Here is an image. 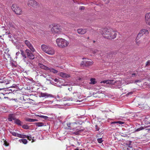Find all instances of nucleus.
<instances>
[{
  "instance_id": "nucleus-1",
  "label": "nucleus",
  "mask_w": 150,
  "mask_h": 150,
  "mask_svg": "<svg viewBox=\"0 0 150 150\" xmlns=\"http://www.w3.org/2000/svg\"><path fill=\"white\" fill-rule=\"evenodd\" d=\"M56 42L58 46L62 48L66 47L69 44V41L62 38H57L56 39Z\"/></svg>"
},
{
  "instance_id": "nucleus-2",
  "label": "nucleus",
  "mask_w": 150,
  "mask_h": 150,
  "mask_svg": "<svg viewBox=\"0 0 150 150\" xmlns=\"http://www.w3.org/2000/svg\"><path fill=\"white\" fill-rule=\"evenodd\" d=\"M41 48L43 51L48 54L52 55L55 53L54 50L50 46L43 44L41 45Z\"/></svg>"
},
{
  "instance_id": "nucleus-3",
  "label": "nucleus",
  "mask_w": 150,
  "mask_h": 150,
  "mask_svg": "<svg viewBox=\"0 0 150 150\" xmlns=\"http://www.w3.org/2000/svg\"><path fill=\"white\" fill-rule=\"evenodd\" d=\"M112 31V29L111 28L102 29L100 33L105 38L108 39V38H111L110 36V34Z\"/></svg>"
},
{
  "instance_id": "nucleus-4",
  "label": "nucleus",
  "mask_w": 150,
  "mask_h": 150,
  "mask_svg": "<svg viewBox=\"0 0 150 150\" xmlns=\"http://www.w3.org/2000/svg\"><path fill=\"white\" fill-rule=\"evenodd\" d=\"M100 83H105L106 84H113L116 86H121L122 85L121 82L119 81H115L113 80H104L101 81Z\"/></svg>"
},
{
  "instance_id": "nucleus-5",
  "label": "nucleus",
  "mask_w": 150,
  "mask_h": 150,
  "mask_svg": "<svg viewBox=\"0 0 150 150\" xmlns=\"http://www.w3.org/2000/svg\"><path fill=\"white\" fill-rule=\"evenodd\" d=\"M11 8L16 14L20 15L22 13L21 9L16 4H13L11 6Z\"/></svg>"
},
{
  "instance_id": "nucleus-6",
  "label": "nucleus",
  "mask_w": 150,
  "mask_h": 150,
  "mask_svg": "<svg viewBox=\"0 0 150 150\" xmlns=\"http://www.w3.org/2000/svg\"><path fill=\"white\" fill-rule=\"evenodd\" d=\"M25 53L27 55V57L29 59L33 60L35 58V56L33 53L35 52H33L29 49H27L25 50Z\"/></svg>"
},
{
  "instance_id": "nucleus-7",
  "label": "nucleus",
  "mask_w": 150,
  "mask_h": 150,
  "mask_svg": "<svg viewBox=\"0 0 150 150\" xmlns=\"http://www.w3.org/2000/svg\"><path fill=\"white\" fill-rule=\"evenodd\" d=\"M24 43L25 45L29 48V50H31L33 52H36V50L33 45H32L31 42L28 40H25L24 41Z\"/></svg>"
},
{
  "instance_id": "nucleus-8",
  "label": "nucleus",
  "mask_w": 150,
  "mask_h": 150,
  "mask_svg": "<svg viewBox=\"0 0 150 150\" xmlns=\"http://www.w3.org/2000/svg\"><path fill=\"white\" fill-rule=\"evenodd\" d=\"M149 33V32L148 30L146 29H143L141 30L138 34V35L136 38V40H138L144 34L147 35Z\"/></svg>"
},
{
  "instance_id": "nucleus-9",
  "label": "nucleus",
  "mask_w": 150,
  "mask_h": 150,
  "mask_svg": "<svg viewBox=\"0 0 150 150\" xmlns=\"http://www.w3.org/2000/svg\"><path fill=\"white\" fill-rule=\"evenodd\" d=\"M52 33H57L61 32V29L57 25H54L51 29Z\"/></svg>"
},
{
  "instance_id": "nucleus-10",
  "label": "nucleus",
  "mask_w": 150,
  "mask_h": 150,
  "mask_svg": "<svg viewBox=\"0 0 150 150\" xmlns=\"http://www.w3.org/2000/svg\"><path fill=\"white\" fill-rule=\"evenodd\" d=\"M83 59L84 60L81 63V64L82 65H84L86 66H89L92 65L93 62L91 61H88V59L86 58H83Z\"/></svg>"
},
{
  "instance_id": "nucleus-11",
  "label": "nucleus",
  "mask_w": 150,
  "mask_h": 150,
  "mask_svg": "<svg viewBox=\"0 0 150 150\" xmlns=\"http://www.w3.org/2000/svg\"><path fill=\"white\" fill-rule=\"evenodd\" d=\"M28 5L35 7L38 5V3L35 0H28Z\"/></svg>"
},
{
  "instance_id": "nucleus-12",
  "label": "nucleus",
  "mask_w": 150,
  "mask_h": 150,
  "mask_svg": "<svg viewBox=\"0 0 150 150\" xmlns=\"http://www.w3.org/2000/svg\"><path fill=\"white\" fill-rule=\"evenodd\" d=\"M75 123H69L67 124V125L68 127V129H72L74 131L75 130Z\"/></svg>"
},
{
  "instance_id": "nucleus-13",
  "label": "nucleus",
  "mask_w": 150,
  "mask_h": 150,
  "mask_svg": "<svg viewBox=\"0 0 150 150\" xmlns=\"http://www.w3.org/2000/svg\"><path fill=\"white\" fill-rule=\"evenodd\" d=\"M16 118L15 115L13 114H10L8 115V120L9 121H12L13 120H15Z\"/></svg>"
},
{
  "instance_id": "nucleus-14",
  "label": "nucleus",
  "mask_w": 150,
  "mask_h": 150,
  "mask_svg": "<svg viewBox=\"0 0 150 150\" xmlns=\"http://www.w3.org/2000/svg\"><path fill=\"white\" fill-rule=\"evenodd\" d=\"M110 36H111V38H108V39H113L116 38V36L117 35V33L115 31H114L112 29V31L111 33L110 34Z\"/></svg>"
},
{
  "instance_id": "nucleus-15",
  "label": "nucleus",
  "mask_w": 150,
  "mask_h": 150,
  "mask_svg": "<svg viewBox=\"0 0 150 150\" xmlns=\"http://www.w3.org/2000/svg\"><path fill=\"white\" fill-rule=\"evenodd\" d=\"M87 32V30L86 29L80 28L77 30L78 33L80 34H83Z\"/></svg>"
},
{
  "instance_id": "nucleus-16",
  "label": "nucleus",
  "mask_w": 150,
  "mask_h": 150,
  "mask_svg": "<svg viewBox=\"0 0 150 150\" xmlns=\"http://www.w3.org/2000/svg\"><path fill=\"white\" fill-rule=\"evenodd\" d=\"M40 97L47 98L49 97H52V95L48 94L47 93H41L40 94Z\"/></svg>"
},
{
  "instance_id": "nucleus-17",
  "label": "nucleus",
  "mask_w": 150,
  "mask_h": 150,
  "mask_svg": "<svg viewBox=\"0 0 150 150\" xmlns=\"http://www.w3.org/2000/svg\"><path fill=\"white\" fill-rule=\"evenodd\" d=\"M14 123L18 126H22L23 122L18 119H16L14 121Z\"/></svg>"
},
{
  "instance_id": "nucleus-18",
  "label": "nucleus",
  "mask_w": 150,
  "mask_h": 150,
  "mask_svg": "<svg viewBox=\"0 0 150 150\" xmlns=\"http://www.w3.org/2000/svg\"><path fill=\"white\" fill-rule=\"evenodd\" d=\"M60 76L62 77L67 78L70 77L69 75L63 72H61L60 73Z\"/></svg>"
},
{
  "instance_id": "nucleus-19",
  "label": "nucleus",
  "mask_w": 150,
  "mask_h": 150,
  "mask_svg": "<svg viewBox=\"0 0 150 150\" xmlns=\"http://www.w3.org/2000/svg\"><path fill=\"white\" fill-rule=\"evenodd\" d=\"M73 94L74 95V99L75 100L77 98H80L81 94L79 93L75 92L73 93Z\"/></svg>"
},
{
  "instance_id": "nucleus-20",
  "label": "nucleus",
  "mask_w": 150,
  "mask_h": 150,
  "mask_svg": "<svg viewBox=\"0 0 150 150\" xmlns=\"http://www.w3.org/2000/svg\"><path fill=\"white\" fill-rule=\"evenodd\" d=\"M39 66L42 69H44L48 70L49 69V68L43 65L42 64L39 63L38 64Z\"/></svg>"
},
{
  "instance_id": "nucleus-21",
  "label": "nucleus",
  "mask_w": 150,
  "mask_h": 150,
  "mask_svg": "<svg viewBox=\"0 0 150 150\" xmlns=\"http://www.w3.org/2000/svg\"><path fill=\"white\" fill-rule=\"evenodd\" d=\"M150 19V12L146 13L145 14V21Z\"/></svg>"
},
{
  "instance_id": "nucleus-22",
  "label": "nucleus",
  "mask_w": 150,
  "mask_h": 150,
  "mask_svg": "<svg viewBox=\"0 0 150 150\" xmlns=\"http://www.w3.org/2000/svg\"><path fill=\"white\" fill-rule=\"evenodd\" d=\"M149 127V126L146 127ZM146 128V127H145V128ZM144 128H144V127L142 126L141 127H140L139 128H138L137 129H135V130L134 132H139L140 130H142L144 129Z\"/></svg>"
},
{
  "instance_id": "nucleus-23",
  "label": "nucleus",
  "mask_w": 150,
  "mask_h": 150,
  "mask_svg": "<svg viewBox=\"0 0 150 150\" xmlns=\"http://www.w3.org/2000/svg\"><path fill=\"white\" fill-rule=\"evenodd\" d=\"M20 51L22 56L23 57V59L26 58L27 57L26 54H25V52L22 50H20Z\"/></svg>"
},
{
  "instance_id": "nucleus-24",
  "label": "nucleus",
  "mask_w": 150,
  "mask_h": 150,
  "mask_svg": "<svg viewBox=\"0 0 150 150\" xmlns=\"http://www.w3.org/2000/svg\"><path fill=\"white\" fill-rule=\"evenodd\" d=\"M91 82L89 83L90 84H94L96 83L97 81H96V79L94 78H91L90 80Z\"/></svg>"
},
{
  "instance_id": "nucleus-25",
  "label": "nucleus",
  "mask_w": 150,
  "mask_h": 150,
  "mask_svg": "<svg viewBox=\"0 0 150 150\" xmlns=\"http://www.w3.org/2000/svg\"><path fill=\"white\" fill-rule=\"evenodd\" d=\"M48 70H49L50 72H52L54 74H56L58 72L57 70H56L53 68H49Z\"/></svg>"
},
{
  "instance_id": "nucleus-26",
  "label": "nucleus",
  "mask_w": 150,
  "mask_h": 150,
  "mask_svg": "<svg viewBox=\"0 0 150 150\" xmlns=\"http://www.w3.org/2000/svg\"><path fill=\"white\" fill-rule=\"evenodd\" d=\"M19 142H22L24 144H26L28 142L27 140L25 139H22L19 140Z\"/></svg>"
},
{
  "instance_id": "nucleus-27",
  "label": "nucleus",
  "mask_w": 150,
  "mask_h": 150,
  "mask_svg": "<svg viewBox=\"0 0 150 150\" xmlns=\"http://www.w3.org/2000/svg\"><path fill=\"white\" fill-rule=\"evenodd\" d=\"M26 120L29 122H34L35 121H37L38 120L30 118H27L26 119Z\"/></svg>"
},
{
  "instance_id": "nucleus-28",
  "label": "nucleus",
  "mask_w": 150,
  "mask_h": 150,
  "mask_svg": "<svg viewBox=\"0 0 150 150\" xmlns=\"http://www.w3.org/2000/svg\"><path fill=\"white\" fill-rule=\"evenodd\" d=\"M35 124L38 127H42L44 126L43 123L41 122L36 123Z\"/></svg>"
},
{
  "instance_id": "nucleus-29",
  "label": "nucleus",
  "mask_w": 150,
  "mask_h": 150,
  "mask_svg": "<svg viewBox=\"0 0 150 150\" xmlns=\"http://www.w3.org/2000/svg\"><path fill=\"white\" fill-rule=\"evenodd\" d=\"M17 137L22 138H26V135L24 134H18Z\"/></svg>"
},
{
  "instance_id": "nucleus-30",
  "label": "nucleus",
  "mask_w": 150,
  "mask_h": 150,
  "mask_svg": "<svg viewBox=\"0 0 150 150\" xmlns=\"http://www.w3.org/2000/svg\"><path fill=\"white\" fill-rule=\"evenodd\" d=\"M50 83L52 84L57 86V87H60V85H58L57 84V83H55L54 81H50Z\"/></svg>"
},
{
  "instance_id": "nucleus-31",
  "label": "nucleus",
  "mask_w": 150,
  "mask_h": 150,
  "mask_svg": "<svg viewBox=\"0 0 150 150\" xmlns=\"http://www.w3.org/2000/svg\"><path fill=\"white\" fill-rule=\"evenodd\" d=\"M9 132L15 136H17L18 133H17L15 132H12V131H9Z\"/></svg>"
},
{
  "instance_id": "nucleus-32",
  "label": "nucleus",
  "mask_w": 150,
  "mask_h": 150,
  "mask_svg": "<svg viewBox=\"0 0 150 150\" xmlns=\"http://www.w3.org/2000/svg\"><path fill=\"white\" fill-rule=\"evenodd\" d=\"M74 123H75V125H77L78 124L81 125L82 123V122L81 120H79L76 122H74Z\"/></svg>"
},
{
  "instance_id": "nucleus-33",
  "label": "nucleus",
  "mask_w": 150,
  "mask_h": 150,
  "mask_svg": "<svg viewBox=\"0 0 150 150\" xmlns=\"http://www.w3.org/2000/svg\"><path fill=\"white\" fill-rule=\"evenodd\" d=\"M3 79L2 80L1 79H0V83H6V79H5L6 78L4 77L3 78Z\"/></svg>"
},
{
  "instance_id": "nucleus-34",
  "label": "nucleus",
  "mask_w": 150,
  "mask_h": 150,
  "mask_svg": "<svg viewBox=\"0 0 150 150\" xmlns=\"http://www.w3.org/2000/svg\"><path fill=\"white\" fill-rule=\"evenodd\" d=\"M22 127L23 128L26 129H28L29 128V127L28 125H22Z\"/></svg>"
},
{
  "instance_id": "nucleus-35",
  "label": "nucleus",
  "mask_w": 150,
  "mask_h": 150,
  "mask_svg": "<svg viewBox=\"0 0 150 150\" xmlns=\"http://www.w3.org/2000/svg\"><path fill=\"white\" fill-rule=\"evenodd\" d=\"M112 123H118V124H121V125L123 124L124 123V122L121 121H117L116 122H112Z\"/></svg>"
},
{
  "instance_id": "nucleus-36",
  "label": "nucleus",
  "mask_w": 150,
  "mask_h": 150,
  "mask_svg": "<svg viewBox=\"0 0 150 150\" xmlns=\"http://www.w3.org/2000/svg\"><path fill=\"white\" fill-rule=\"evenodd\" d=\"M97 141L99 143H101L103 142V140L102 139V138H101L98 139H97Z\"/></svg>"
},
{
  "instance_id": "nucleus-37",
  "label": "nucleus",
  "mask_w": 150,
  "mask_h": 150,
  "mask_svg": "<svg viewBox=\"0 0 150 150\" xmlns=\"http://www.w3.org/2000/svg\"><path fill=\"white\" fill-rule=\"evenodd\" d=\"M13 92V90L12 89H9L8 91L5 94H9L10 93H12Z\"/></svg>"
},
{
  "instance_id": "nucleus-38",
  "label": "nucleus",
  "mask_w": 150,
  "mask_h": 150,
  "mask_svg": "<svg viewBox=\"0 0 150 150\" xmlns=\"http://www.w3.org/2000/svg\"><path fill=\"white\" fill-rule=\"evenodd\" d=\"M150 66V60H149L147 61L146 64V66L148 67Z\"/></svg>"
},
{
  "instance_id": "nucleus-39",
  "label": "nucleus",
  "mask_w": 150,
  "mask_h": 150,
  "mask_svg": "<svg viewBox=\"0 0 150 150\" xmlns=\"http://www.w3.org/2000/svg\"><path fill=\"white\" fill-rule=\"evenodd\" d=\"M145 22L146 24L149 25H150V19L148 20H147L146 21H145Z\"/></svg>"
},
{
  "instance_id": "nucleus-40",
  "label": "nucleus",
  "mask_w": 150,
  "mask_h": 150,
  "mask_svg": "<svg viewBox=\"0 0 150 150\" xmlns=\"http://www.w3.org/2000/svg\"><path fill=\"white\" fill-rule=\"evenodd\" d=\"M26 138H27L29 140H31L32 139V137L31 135L26 136Z\"/></svg>"
},
{
  "instance_id": "nucleus-41",
  "label": "nucleus",
  "mask_w": 150,
  "mask_h": 150,
  "mask_svg": "<svg viewBox=\"0 0 150 150\" xmlns=\"http://www.w3.org/2000/svg\"><path fill=\"white\" fill-rule=\"evenodd\" d=\"M83 131L82 130H79V129H77L76 132V134H78L79 133H81Z\"/></svg>"
},
{
  "instance_id": "nucleus-42",
  "label": "nucleus",
  "mask_w": 150,
  "mask_h": 150,
  "mask_svg": "<svg viewBox=\"0 0 150 150\" xmlns=\"http://www.w3.org/2000/svg\"><path fill=\"white\" fill-rule=\"evenodd\" d=\"M40 117L42 118H44L45 119H46L48 117L46 116H43V115H41L40 116Z\"/></svg>"
},
{
  "instance_id": "nucleus-43",
  "label": "nucleus",
  "mask_w": 150,
  "mask_h": 150,
  "mask_svg": "<svg viewBox=\"0 0 150 150\" xmlns=\"http://www.w3.org/2000/svg\"><path fill=\"white\" fill-rule=\"evenodd\" d=\"M74 99V98H72V97L69 98H67V100H71L72 101Z\"/></svg>"
},
{
  "instance_id": "nucleus-44",
  "label": "nucleus",
  "mask_w": 150,
  "mask_h": 150,
  "mask_svg": "<svg viewBox=\"0 0 150 150\" xmlns=\"http://www.w3.org/2000/svg\"><path fill=\"white\" fill-rule=\"evenodd\" d=\"M99 51L97 50H95L93 51V54H96Z\"/></svg>"
},
{
  "instance_id": "nucleus-45",
  "label": "nucleus",
  "mask_w": 150,
  "mask_h": 150,
  "mask_svg": "<svg viewBox=\"0 0 150 150\" xmlns=\"http://www.w3.org/2000/svg\"><path fill=\"white\" fill-rule=\"evenodd\" d=\"M95 127L96 129L97 130V131H98L99 129V128L98 127V126L97 125H95Z\"/></svg>"
},
{
  "instance_id": "nucleus-46",
  "label": "nucleus",
  "mask_w": 150,
  "mask_h": 150,
  "mask_svg": "<svg viewBox=\"0 0 150 150\" xmlns=\"http://www.w3.org/2000/svg\"><path fill=\"white\" fill-rule=\"evenodd\" d=\"M6 33H7V34L8 35V37L10 38H11V35H10V34H11L10 33H7V32H6Z\"/></svg>"
},
{
  "instance_id": "nucleus-47",
  "label": "nucleus",
  "mask_w": 150,
  "mask_h": 150,
  "mask_svg": "<svg viewBox=\"0 0 150 150\" xmlns=\"http://www.w3.org/2000/svg\"><path fill=\"white\" fill-rule=\"evenodd\" d=\"M136 44L138 45H139L140 43V41H137V40H136Z\"/></svg>"
},
{
  "instance_id": "nucleus-48",
  "label": "nucleus",
  "mask_w": 150,
  "mask_h": 150,
  "mask_svg": "<svg viewBox=\"0 0 150 150\" xmlns=\"http://www.w3.org/2000/svg\"><path fill=\"white\" fill-rule=\"evenodd\" d=\"M54 82H59V80L58 79H54Z\"/></svg>"
},
{
  "instance_id": "nucleus-49",
  "label": "nucleus",
  "mask_w": 150,
  "mask_h": 150,
  "mask_svg": "<svg viewBox=\"0 0 150 150\" xmlns=\"http://www.w3.org/2000/svg\"><path fill=\"white\" fill-rule=\"evenodd\" d=\"M84 8L85 7L84 6H81L79 8V9L80 10H83L84 9Z\"/></svg>"
},
{
  "instance_id": "nucleus-50",
  "label": "nucleus",
  "mask_w": 150,
  "mask_h": 150,
  "mask_svg": "<svg viewBox=\"0 0 150 150\" xmlns=\"http://www.w3.org/2000/svg\"><path fill=\"white\" fill-rule=\"evenodd\" d=\"M133 93V92H129L128 93L127 95H132V94Z\"/></svg>"
},
{
  "instance_id": "nucleus-51",
  "label": "nucleus",
  "mask_w": 150,
  "mask_h": 150,
  "mask_svg": "<svg viewBox=\"0 0 150 150\" xmlns=\"http://www.w3.org/2000/svg\"><path fill=\"white\" fill-rule=\"evenodd\" d=\"M11 65L12 66H13V67H16V65H15V64H14V63L13 62L11 63Z\"/></svg>"
},
{
  "instance_id": "nucleus-52",
  "label": "nucleus",
  "mask_w": 150,
  "mask_h": 150,
  "mask_svg": "<svg viewBox=\"0 0 150 150\" xmlns=\"http://www.w3.org/2000/svg\"><path fill=\"white\" fill-rule=\"evenodd\" d=\"M57 97L58 98H62V96H60L58 95H57Z\"/></svg>"
},
{
  "instance_id": "nucleus-53",
  "label": "nucleus",
  "mask_w": 150,
  "mask_h": 150,
  "mask_svg": "<svg viewBox=\"0 0 150 150\" xmlns=\"http://www.w3.org/2000/svg\"><path fill=\"white\" fill-rule=\"evenodd\" d=\"M19 52H18L16 53V56H18L19 55Z\"/></svg>"
},
{
  "instance_id": "nucleus-54",
  "label": "nucleus",
  "mask_w": 150,
  "mask_h": 150,
  "mask_svg": "<svg viewBox=\"0 0 150 150\" xmlns=\"http://www.w3.org/2000/svg\"><path fill=\"white\" fill-rule=\"evenodd\" d=\"M140 82V81L139 80H136L135 81V83H137V82Z\"/></svg>"
},
{
  "instance_id": "nucleus-55",
  "label": "nucleus",
  "mask_w": 150,
  "mask_h": 150,
  "mask_svg": "<svg viewBox=\"0 0 150 150\" xmlns=\"http://www.w3.org/2000/svg\"><path fill=\"white\" fill-rule=\"evenodd\" d=\"M136 74L135 73H133L132 74V76H134Z\"/></svg>"
},
{
  "instance_id": "nucleus-56",
  "label": "nucleus",
  "mask_w": 150,
  "mask_h": 150,
  "mask_svg": "<svg viewBox=\"0 0 150 150\" xmlns=\"http://www.w3.org/2000/svg\"><path fill=\"white\" fill-rule=\"evenodd\" d=\"M42 76L44 77L45 78H46V76H45V75H42Z\"/></svg>"
},
{
  "instance_id": "nucleus-57",
  "label": "nucleus",
  "mask_w": 150,
  "mask_h": 150,
  "mask_svg": "<svg viewBox=\"0 0 150 150\" xmlns=\"http://www.w3.org/2000/svg\"><path fill=\"white\" fill-rule=\"evenodd\" d=\"M2 6L1 3H0V7H2Z\"/></svg>"
},
{
  "instance_id": "nucleus-58",
  "label": "nucleus",
  "mask_w": 150,
  "mask_h": 150,
  "mask_svg": "<svg viewBox=\"0 0 150 150\" xmlns=\"http://www.w3.org/2000/svg\"><path fill=\"white\" fill-rule=\"evenodd\" d=\"M146 130H150V129H146Z\"/></svg>"
},
{
  "instance_id": "nucleus-59",
  "label": "nucleus",
  "mask_w": 150,
  "mask_h": 150,
  "mask_svg": "<svg viewBox=\"0 0 150 150\" xmlns=\"http://www.w3.org/2000/svg\"><path fill=\"white\" fill-rule=\"evenodd\" d=\"M2 88H0V91L2 90Z\"/></svg>"
},
{
  "instance_id": "nucleus-60",
  "label": "nucleus",
  "mask_w": 150,
  "mask_h": 150,
  "mask_svg": "<svg viewBox=\"0 0 150 150\" xmlns=\"http://www.w3.org/2000/svg\"><path fill=\"white\" fill-rule=\"evenodd\" d=\"M47 79V80H49V81H50V80H48V79Z\"/></svg>"
},
{
  "instance_id": "nucleus-61",
  "label": "nucleus",
  "mask_w": 150,
  "mask_h": 150,
  "mask_svg": "<svg viewBox=\"0 0 150 150\" xmlns=\"http://www.w3.org/2000/svg\"><path fill=\"white\" fill-rule=\"evenodd\" d=\"M95 42V41H93V42Z\"/></svg>"
},
{
  "instance_id": "nucleus-62",
  "label": "nucleus",
  "mask_w": 150,
  "mask_h": 150,
  "mask_svg": "<svg viewBox=\"0 0 150 150\" xmlns=\"http://www.w3.org/2000/svg\"><path fill=\"white\" fill-rule=\"evenodd\" d=\"M80 150H83L82 149H81Z\"/></svg>"
},
{
  "instance_id": "nucleus-63",
  "label": "nucleus",
  "mask_w": 150,
  "mask_h": 150,
  "mask_svg": "<svg viewBox=\"0 0 150 150\" xmlns=\"http://www.w3.org/2000/svg\"><path fill=\"white\" fill-rule=\"evenodd\" d=\"M68 90H70V89H69V88Z\"/></svg>"
},
{
  "instance_id": "nucleus-64",
  "label": "nucleus",
  "mask_w": 150,
  "mask_h": 150,
  "mask_svg": "<svg viewBox=\"0 0 150 150\" xmlns=\"http://www.w3.org/2000/svg\"><path fill=\"white\" fill-rule=\"evenodd\" d=\"M149 109L150 110V107L149 108Z\"/></svg>"
}]
</instances>
